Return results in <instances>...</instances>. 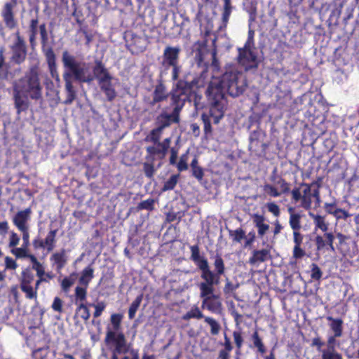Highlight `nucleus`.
<instances>
[{
  "instance_id": "1",
  "label": "nucleus",
  "mask_w": 359,
  "mask_h": 359,
  "mask_svg": "<svg viewBox=\"0 0 359 359\" xmlns=\"http://www.w3.org/2000/svg\"><path fill=\"white\" fill-rule=\"evenodd\" d=\"M246 87V80L242 73L236 69L226 71L221 77L211 80L206 90V95L210 106V115L214 117V123L217 124L224 116L226 104V92L235 97L243 94Z\"/></svg>"
},
{
  "instance_id": "2",
  "label": "nucleus",
  "mask_w": 359,
  "mask_h": 359,
  "mask_svg": "<svg viewBox=\"0 0 359 359\" xmlns=\"http://www.w3.org/2000/svg\"><path fill=\"white\" fill-rule=\"evenodd\" d=\"M191 259L197 265L201 272V278L203 282L200 283L198 287L200 290V297L203 298V304L211 297H216L214 294L215 285L219 283L220 277L225 272L224 262L219 255H216L214 257L215 271L210 268L208 259L200 255V250L198 245L190 247Z\"/></svg>"
},
{
  "instance_id": "3",
  "label": "nucleus",
  "mask_w": 359,
  "mask_h": 359,
  "mask_svg": "<svg viewBox=\"0 0 359 359\" xmlns=\"http://www.w3.org/2000/svg\"><path fill=\"white\" fill-rule=\"evenodd\" d=\"M42 95L43 87L37 70L34 68H31L12 83L13 100L18 115L29 109V100L38 101L42 99Z\"/></svg>"
},
{
  "instance_id": "4",
  "label": "nucleus",
  "mask_w": 359,
  "mask_h": 359,
  "mask_svg": "<svg viewBox=\"0 0 359 359\" xmlns=\"http://www.w3.org/2000/svg\"><path fill=\"white\" fill-rule=\"evenodd\" d=\"M62 62L65 68L62 78L65 81V91L66 93V99L62 103L65 105H69L76 98V90L73 85V81L90 83L92 78L87 74L86 69L76 64V57L67 50L62 53Z\"/></svg>"
},
{
  "instance_id": "5",
  "label": "nucleus",
  "mask_w": 359,
  "mask_h": 359,
  "mask_svg": "<svg viewBox=\"0 0 359 359\" xmlns=\"http://www.w3.org/2000/svg\"><path fill=\"white\" fill-rule=\"evenodd\" d=\"M204 83L203 74L193 78L191 80H189V74L186 75L182 79H180L177 82L175 88L171 93L170 104L176 105L182 109L186 102L189 100L192 89L203 87Z\"/></svg>"
},
{
  "instance_id": "6",
  "label": "nucleus",
  "mask_w": 359,
  "mask_h": 359,
  "mask_svg": "<svg viewBox=\"0 0 359 359\" xmlns=\"http://www.w3.org/2000/svg\"><path fill=\"white\" fill-rule=\"evenodd\" d=\"M15 39L9 46L11 51L10 60L15 65L23 63L27 55V47L24 38L20 35L19 31L14 33Z\"/></svg>"
},
{
  "instance_id": "7",
  "label": "nucleus",
  "mask_w": 359,
  "mask_h": 359,
  "mask_svg": "<svg viewBox=\"0 0 359 359\" xmlns=\"http://www.w3.org/2000/svg\"><path fill=\"white\" fill-rule=\"evenodd\" d=\"M238 51V62L245 71L248 72L257 69L259 61L255 51V47L244 46L243 48H239Z\"/></svg>"
},
{
  "instance_id": "8",
  "label": "nucleus",
  "mask_w": 359,
  "mask_h": 359,
  "mask_svg": "<svg viewBox=\"0 0 359 359\" xmlns=\"http://www.w3.org/2000/svg\"><path fill=\"white\" fill-rule=\"evenodd\" d=\"M316 184L302 183L300 187H296L291 191L292 199L295 202L301 201V207L305 210H310L312 205V187Z\"/></svg>"
},
{
  "instance_id": "9",
  "label": "nucleus",
  "mask_w": 359,
  "mask_h": 359,
  "mask_svg": "<svg viewBox=\"0 0 359 359\" xmlns=\"http://www.w3.org/2000/svg\"><path fill=\"white\" fill-rule=\"evenodd\" d=\"M76 64L87 69V74L92 78L91 82L94 79H97L99 84L100 83L114 79V77L111 75L109 70L100 60L95 61V66L93 68V74L90 73V68L88 63L83 61H79L76 59Z\"/></svg>"
},
{
  "instance_id": "10",
  "label": "nucleus",
  "mask_w": 359,
  "mask_h": 359,
  "mask_svg": "<svg viewBox=\"0 0 359 359\" xmlns=\"http://www.w3.org/2000/svg\"><path fill=\"white\" fill-rule=\"evenodd\" d=\"M170 107L172 108L171 112H168V107H165L156 118L157 127L162 130L172 123L180 122V113L182 109L176 105L170 104Z\"/></svg>"
},
{
  "instance_id": "11",
  "label": "nucleus",
  "mask_w": 359,
  "mask_h": 359,
  "mask_svg": "<svg viewBox=\"0 0 359 359\" xmlns=\"http://www.w3.org/2000/svg\"><path fill=\"white\" fill-rule=\"evenodd\" d=\"M105 337V342H112L114 344L113 351L115 353L125 354L130 351L129 346L127 344L126 337L123 332H111L110 327H107Z\"/></svg>"
},
{
  "instance_id": "12",
  "label": "nucleus",
  "mask_w": 359,
  "mask_h": 359,
  "mask_svg": "<svg viewBox=\"0 0 359 359\" xmlns=\"http://www.w3.org/2000/svg\"><path fill=\"white\" fill-rule=\"evenodd\" d=\"M17 3L15 0H12L11 2H7L4 5L1 11V15L5 25L10 29H13L18 26V21L15 18L14 8Z\"/></svg>"
},
{
  "instance_id": "13",
  "label": "nucleus",
  "mask_w": 359,
  "mask_h": 359,
  "mask_svg": "<svg viewBox=\"0 0 359 359\" xmlns=\"http://www.w3.org/2000/svg\"><path fill=\"white\" fill-rule=\"evenodd\" d=\"M32 210L27 208L18 211L13 217L12 222L16 228L20 231L29 229V222L31 219Z\"/></svg>"
},
{
  "instance_id": "14",
  "label": "nucleus",
  "mask_w": 359,
  "mask_h": 359,
  "mask_svg": "<svg viewBox=\"0 0 359 359\" xmlns=\"http://www.w3.org/2000/svg\"><path fill=\"white\" fill-rule=\"evenodd\" d=\"M181 48L178 46H167L165 47L163 55V64L165 67L175 65L179 63V55Z\"/></svg>"
},
{
  "instance_id": "15",
  "label": "nucleus",
  "mask_w": 359,
  "mask_h": 359,
  "mask_svg": "<svg viewBox=\"0 0 359 359\" xmlns=\"http://www.w3.org/2000/svg\"><path fill=\"white\" fill-rule=\"evenodd\" d=\"M39 18L36 15L30 20L28 27L29 41L32 49L36 46V36L39 30Z\"/></svg>"
},
{
  "instance_id": "16",
  "label": "nucleus",
  "mask_w": 359,
  "mask_h": 359,
  "mask_svg": "<svg viewBox=\"0 0 359 359\" xmlns=\"http://www.w3.org/2000/svg\"><path fill=\"white\" fill-rule=\"evenodd\" d=\"M146 151L148 154L146 159L148 161L152 157H154V160H155L156 157L158 159H163L167 154L166 150L163 149L160 142L154 144V146L147 147Z\"/></svg>"
},
{
  "instance_id": "17",
  "label": "nucleus",
  "mask_w": 359,
  "mask_h": 359,
  "mask_svg": "<svg viewBox=\"0 0 359 359\" xmlns=\"http://www.w3.org/2000/svg\"><path fill=\"white\" fill-rule=\"evenodd\" d=\"M169 93L165 86L163 83L156 86L153 93V99L150 102L151 106H154L156 103L163 102L168 97Z\"/></svg>"
},
{
  "instance_id": "18",
  "label": "nucleus",
  "mask_w": 359,
  "mask_h": 359,
  "mask_svg": "<svg viewBox=\"0 0 359 359\" xmlns=\"http://www.w3.org/2000/svg\"><path fill=\"white\" fill-rule=\"evenodd\" d=\"M253 223L257 229L258 236L262 238L269 229V225L265 223V217L259 214H255L252 216Z\"/></svg>"
},
{
  "instance_id": "19",
  "label": "nucleus",
  "mask_w": 359,
  "mask_h": 359,
  "mask_svg": "<svg viewBox=\"0 0 359 359\" xmlns=\"http://www.w3.org/2000/svg\"><path fill=\"white\" fill-rule=\"evenodd\" d=\"M270 257V250L262 249L260 250H254L252 256L249 259V263L254 265L257 263L264 262Z\"/></svg>"
},
{
  "instance_id": "20",
  "label": "nucleus",
  "mask_w": 359,
  "mask_h": 359,
  "mask_svg": "<svg viewBox=\"0 0 359 359\" xmlns=\"http://www.w3.org/2000/svg\"><path fill=\"white\" fill-rule=\"evenodd\" d=\"M327 320L331 322L329 326L335 337H341L343 334V320L340 318H334L332 316H327Z\"/></svg>"
},
{
  "instance_id": "21",
  "label": "nucleus",
  "mask_w": 359,
  "mask_h": 359,
  "mask_svg": "<svg viewBox=\"0 0 359 359\" xmlns=\"http://www.w3.org/2000/svg\"><path fill=\"white\" fill-rule=\"evenodd\" d=\"M50 260L56 265L57 271H60L67 263L66 252L64 249L60 252H55L50 257Z\"/></svg>"
},
{
  "instance_id": "22",
  "label": "nucleus",
  "mask_w": 359,
  "mask_h": 359,
  "mask_svg": "<svg viewBox=\"0 0 359 359\" xmlns=\"http://www.w3.org/2000/svg\"><path fill=\"white\" fill-rule=\"evenodd\" d=\"M113 80L99 83L100 89L104 93L107 100L112 101L116 96V90L112 85Z\"/></svg>"
},
{
  "instance_id": "23",
  "label": "nucleus",
  "mask_w": 359,
  "mask_h": 359,
  "mask_svg": "<svg viewBox=\"0 0 359 359\" xmlns=\"http://www.w3.org/2000/svg\"><path fill=\"white\" fill-rule=\"evenodd\" d=\"M309 217L313 219L316 229H319L323 232L328 229L329 224L325 221V217L320 215H315L312 212L309 213Z\"/></svg>"
},
{
  "instance_id": "24",
  "label": "nucleus",
  "mask_w": 359,
  "mask_h": 359,
  "mask_svg": "<svg viewBox=\"0 0 359 359\" xmlns=\"http://www.w3.org/2000/svg\"><path fill=\"white\" fill-rule=\"evenodd\" d=\"M94 269L91 266L86 267L81 272V276L79 278V283L86 287H88V285L91 280L93 278Z\"/></svg>"
},
{
  "instance_id": "25",
  "label": "nucleus",
  "mask_w": 359,
  "mask_h": 359,
  "mask_svg": "<svg viewBox=\"0 0 359 359\" xmlns=\"http://www.w3.org/2000/svg\"><path fill=\"white\" fill-rule=\"evenodd\" d=\"M57 230H51L43 240L45 248L48 252H51L55 247Z\"/></svg>"
},
{
  "instance_id": "26",
  "label": "nucleus",
  "mask_w": 359,
  "mask_h": 359,
  "mask_svg": "<svg viewBox=\"0 0 359 359\" xmlns=\"http://www.w3.org/2000/svg\"><path fill=\"white\" fill-rule=\"evenodd\" d=\"M233 6H231V0H224L223 12L222 15V20L223 25L226 26L229 17L231 15Z\"/></svg>"
},
{
  "instance_id": "27",
  "label": "nucleus",
  "mask_w": 359,
  "mask_h": 359,
  "mask_svg": "<svg viewBox=\"0 0 359 359\" xmlns=\"http://www.w3.org/2000/svg\"><path fill=\"white\" fill-rule=\"evenodd\" d=\"M42 51L46 57V60L48 66L54 68L55 63V55L51 47L46 46H42Z\"/></svg>"
},
{
  "instance_id": "28",
  "label": "nucleus",
  "mask_w": 359,
  "mask_h": 359,
  "mask_svg": "<svg viewBox=\"0 0 359 359\" xmlns=\"http://www.w3.org/2000/svg\"><path fill=\"white\" fill-rule=\"evenodd\" d=\"M123 319V315L120 313H113L110 317V322L112 328H110L111 332H119L121 329V321Z\"/></svg>"
},
{
  "instance_id": "29",
  "label": "nucleus",
  "mask_w": 359,
  "mask_h": 359,
  "mask_svg": "<svg viewBox=\"0 0 359 359\" xmlns=\"http://www.w3.org/2000/svg\"><path fill=\"white\" fill-rule=\"evenodd\" d=\"M154 157H152L149 159V161L147 160V161L143 163V170L144 175L149 179H151L154 177L156 171L154 166Z\"/></svg>"
},
{
  "instance_id": "30",
  "label": "nucleus",
  "mask_w": 359,
  "mask_h": 359,
  "mask_svg": "<svg viewBox=\"0 0 359 359\" xmlns=\"http://www.w3.org/2000/svg\"><path fill=\"white\" fill-rule=\"evenodd\" d=\"M80 316L82 319L87 321L90 316L89 309L83 303H81L76 309L74 318Z\"/></svg>"
},
{
  "instance_id": "31",
  "label": "nucleus",
  "mask_w": 359,
  "mask_h": 359,
  "mask_svg": "<svg viewBox=\"0 0 359 359\" xmlns=\"http://www.w3.org/2000/svg\"><path fill=\"white\" fill-rule=\"evenodd\" d=\"M204 320L210 325L212 335L215 336L219 333L221 325L215 319L211 317H205Z\"/></svg>"
},
{
  "instance_id": "32",
  "label": "nucleus",
  "mask_w": 359,
  "mask_h": 359,
  "mask_svg": "<svg viewBox=\"0 0 359 359\" xmlns=\"http://www.w3.org/2000/svg\"><path fill=\"white\" fill-rule=\"evenodd\" d=\"M301 219L302 215L300 214L290 216L289 224L293 231H300L302 229Z\"/></svg>"
},
{
  "instance_id": "33",
  "label": "nucleus",
  "mask_w": 359,
  "mask_h": 359,
  "mask_svg": "<svg viewBox=\"0 0 359 359\" xmlns=\"http://www.w3.org/2000/svg\"><path fill=\"white\" fill-rule=\"evenodd\" d=\"M76 280V274L74 273H72L68 277H65L61 282V287L62 290L67 292L70 287L74 284Z\"/></svg>"
},
{
  "instance_id": "34",
  "label": "nucleus",
  "mask_w": 359,
  "mask_h": 359,
  "mask_svg": "<svg viewBox=\"0 0 359 359\" xmlns=\"http://www.w3.org/2000/svg\"><path fill=\"white\" fill-rule=\"evenodd\" d=\"M21 290L25 294V297L29 299H36L37 297V290L36 287L34 288L31 285H20Z\"/></svg>"
},
{
  "instance_id": "35",
  "label": "nucleus",
  "mask_w": 359,
  "mask_h": 359,
  "mask_svg": "<svg viewBox=\"0 0 359 359\" xmlns=\"http://www.w3.org/2000/svg\"><path fill=\"white\" fill-rule=\"evenodd\" d=\"M229 236L232 238L233 241L241 243L245 238V232L243 229L238 228L236 230H230Z\"/></svg>"
},
{
  "instance_id": "36",
  "label": "nucleus",
  "mask_w": 359,
  "mask_h": 359,
  "mask_svg": "<svg viewBox=\"0 0 359 359\" xmlns=\"http://www.w3.org/2000/svg\"><path fill=\"white\" fill-rule=\"evenodd\" d=\"M180 175H172L166 182H165L162 188L163 191L172 190L177 184Z\"/></svg>"
},
{
  "instance_id": "37",
  "label": "nucleus",
  "mask_w": 359,
  "mask_h": 359,
  "mask_svg": "<svg viewBox=\"0 0 359 359\" xmlns=\"http://www.w3.org/2000/svg\"><path fill=\"white\" fill-rule=\"evenodd\" d=\"M142 302V296H138L130 304L128 309V318L132 320L135 318V313L140 307Z\"/></svg>"
},
{
  "instance_id": "38",
  "label": "nucleus",
  "mask_w": 359,
  "mask_h": 359,
  "mask_svg": "<svg viewBox=\"0 0 359 359\" xmlns=\"http://www.w3.org/2000/svg\"><path fill=\"white\" fill-rule=\"evenodd\" d=\"M29 259L32 262V269L36 271L37 276H45V270L42 264L37 260L36 257L33 255L29 256Z\"/></svg>"
},
{
  "instance_id": "39",
  "label": "nucleus",
  "mask_w": 359,
  "mask_h": 359,
  "mask_svg": "<svg viewBox=\"0 0 359 359\" xmlns=\"http://www.w3.org/2000/svg\"><path fill=\"white\" fill-rule=\"evenodd\" d=\"M87 288L88 287H86L85 286H77L75 288L76 302H81V303H83V302L86 299Z\"/></svg>"
},
{
  "instance_id": "40",
  "label": "nucleus",
  "mask_w": 359,
  "mask_h": 359,
  "mask_svg": "<svg viewBox=\"0 0 359 359\" xmlns=\"http://www.w3.org/2000/svg\"><path fill=\"white\" fill-rule=\"evenodd\" d=\"M34 274L29 269H25L22 273L20 285H31L34 280Z\"/></svg>"
},
{
  "instance_id": "41",
  "label": "nucleus",
  "mask_w": 359,
  "mask_h": 359,
  "mask_svg": "<svg viewBox=\"0 0 359 359\" xmlns=\"http://www.w3.org/2000/svg\"><path fill=\"white\" fill-rule=\"evenodd\" d=\"M214 120V117L210 115V110L209 111V114H203L201 115V119L204 124V132L206 135L211 133L212 127H211V120L210 118Z\"/></svg>"
},
{
  "instance_id": "42",
  "label": "nucleus",
  "mask_w": 359,
  "mask_h": 359,
  "mask_svg": "<svg viewBox=\"0 0 359 359\" xmlns=\"http://www.w3.org/2000/svg\"><path fill=\"white\" fill-rule=\"evenodd\" d=\"M163 130L156 127L150 132L149 135L147 137V140L154 142V144L160 142L159 140L163 134Z\"/></svg>"
},
{
  "instance_id": "43",
  "label": "nucleus",
  "mask_w": 359,
  "mask_h": 359,
  "mask_svg": "<svg viewBox=\"0 0 359 359\" xmlns=\"http://www.w3.org/2000/svg\"><path fill=\"white\" fill-rule=\"evenodd\" d=\"M322 359H343V358L335 349H325L322 351Z\"/></svg>"
},
{
  "instance_id": "44",
  "label": "nucleus",
  "mask_w": 359,
  "mask_h": 359,
  "mask_svg": "<svg viewBox=\"0 0 359 359\" xmlns=\"http://www.w3.org/2000/svg\"><path fill=\"white\" fill-rule=\"evenodd\" d=\"M27 247H25L22 245L21 248H15L11 250V252L17 257V258H29V256H32L33 255L29 254L27 252Z\"/></svg>"
},
{
  "instance_id": "45",
  "label": "nucleus",
  "mask_w": 359,
  "mask_h": 359,
  "mask_svg": "<svg viewBox=\"0 0 359 359\" xmlns=\"http://www.w3.org/2000/svg\"><path fill=\"white\" fill-rule=\"evenodd\" d=\"M188 161H189V151H187L185 154H182L180 158L178 163L177 164V170L180 172H182L187 170L188 169Z\"/></svg>"
},
{
  "instance_id": "46",
  "label": "nucleus",
  "mask_w": 359,
  "mask_h": 359,
  "mask_svg": "<svg viewBox=\"0 0 359 359\" xmlns=\"http://www.w3.org/2000/svg\"><path fill=\"white\" fill-rule=\"evenodd\" d=\"M155 200L153 198H149L147 200L140 202L137 208L138 210H153L154 209Z\"/></svg>"
},
{
  "instance_id": "47",
  "label": "nucleus",
  "mask_w": 359,
  "mask_h": 359,
  "mask_svg": "<svg viewBox=\"0 0 359 359\" xmlns=\"http://www.w3.org/2000/svg\"><path fill=\"white\" fill-rule=\"evenodd\" d=\"M39 31L41 36V43L42 46L47 45L48 41V34L46 29V25L45 23H42L39 27Z\"/></svg>"
},
{
  "instance_id": "48",
  "label": "nucleus",
  "mask_w": 359,
  "mask_h": 359,
  "mask_svg": "<svg viewBox=\"0 0 359 359\" xmlns=\"http://www.w3.org/2000/svg\"><path fill=\"white\" fill-rule=\"evenodd\" d=\"M253 344L255 347L258 348L259 352L264 353L266 351L264 344L262 341L261 338L259 337L258 332L256 331L253 333L252 336Z\"/></svg>"
},
{
  "instance_id": "49",
  "label": "nucleus",
  "mask_w": 359,
  "mask_h": 359,
  "mask_svg": "<svg viewBox=\"0 0 359 359\" xmlns=\"http://www.w3.org/2000/svg\"><path fill=\"white\" fill-rule=\"evenodd\" d=\"M216 297H211L204 304L203 300L202 301V306L204 307L206 305L207 309L209 311H214L217 307L220 306V303L219 302H215V300L217 299L218 297L215 295Z\"/></svg>"
},
{
  "instance_id": "50",
  "label": "nucleus",
  "mask_w": 359,
  "mask_h": 359,
  "mask_svg": "<svg viewBox=\"0 0 359 359\" xmlns=\"http://www.w3.org/2000/svg\"><path fill=\"white\" fill-rule=\"evenodd\" d=\"M264 191L270 196L272 197H278L281 195V192H278V189L273 186L266 184L263 187Z\"/></svg>"
},
{
  "instance_id": "51",
  "label": "nucleus",
  "mask_w": 359,
  "mask_h": 359,
  "mask_svg": "<svg viewBox=\"0 0 359 359\" xmlns=\"http://www.w3.org/2000/svg\"><path fill=\"white\" fill-rule=\"evenodd\" d=\"M276 184L279 187L278 192H281V194L288 193L290 190V184L283 178H279Z\"/></svg>"
},
{
  "instance_id": "52",
  "label": "nucleus",
  "mask_w": 359,
  "mask_h": 359,
  "mask_svg": "<svg viewBox=\"0 0 359 359\" xmlns=\"http://www.w3.org/2000/svg\"><path fill=\"white\" fill-rule=\"evenodd\" d=\"M324 239L325 240L326 245H327L329 246V249L332 252L335 251V248L334 247V236L332 232H325L324 233Z\"/></svg>"
},
{
  "instance_id": "53",
  "label": "nucleus",
  "mask_w": 359,
  "mask_h": 359,
  "mask_svg": "<svg viewBox=\"0 0 359 359\" xmlns=\"http://www.w3.org/2000/svg\"><path fill=\"white\" fill-rule=\"evenodd\" d=\"M95 308V312L93 313L94 318H98L101 316L102 311L105 309L106 304L104 302H100L96 304H90Z\"/></svg>"
},
{
  "instance_id": "54",
  "label": "nucleus",
  "mask_w": 359,
  "mask_h": 359,
  "mask_svg": "<svg viewBox=\"0 0 359 359\" xmlns=\"http://www.w3.org/2000/svg\"><path fill=\"white\" fill-rule=\"evenodd\" d=\"M233 339H234V342L236 344V346L237 347V352L236 353H238V352H240L241 351V348L243 346V339L241 336V333L240 332H238V331H234L233 332Z\"/></svg>"
},
{
  "instance_id": "55",
  "label": "nucleus",
  "mask_w": 359,
  "mask_h": 359,
  "mask_svg": "<svg viewBox=\"0 0 359 359\" xmlns=\"http://www.w3.org/2000/svg\"><path fill=\"white\" fill-rule=\"evenodd\" d=\"M322 271L316 264H311V277L314 280H320L322 277Z\"/></svg>"
},
{
  "instance_id": "56",
  "label": "nucleus",
  "mask_w": 359,
  "mask_h": 359,
  "mask_svg": "<svg viewBox=\"0 0 359 359\" xmlns=\"http://www.w3.org/2000/svg\"><path fill=\"white\" fill-rule=\"evenodd\" d=\"M19 242H20V237L18 235V233L14 231H11L10 233V237H9L8 246L10 248H15L19 244Z\"/></svg>"
},
{
  "instance_id": "57",
  "label": "nucleus",
  "mask_w": 359,
  "mask_h": 359,
  "mask_svg": "<svg viewBox=\"0 0 359 359\" xmlns=\"http://www.w3.org/2000/svg\"><path fill=\"white\" fill-rule=\"evenodd\" d=\"M266 208L271 213H272L275 217H278L280 214L279 206L275 203H268L266 204Z\"/></svg>"
},
{
  "instance_id": "58",
  "label": "nucleus",
  "mask_w": 359,
  "mask_h": 359,
  "mask_svg": "<svg viewBox=\"0 0 359 359\" xmlns=\"http://www.w3.org/2000/svg\"><path fill=\"white\" fill-rule=\"evenodd\" d=\"M306 255L305 251L302 249V246H294L292 251L293 258L298 259H301Z\"/></svg>"
},
{
  "instance_id": "59",
  "label": "nucleus",
  "mask_w": 359,
  "mask_h": 359,
  "mask_svg": "<svg viewBox=\"0 0 359 359\" xmlns=\"http://www.w3.org/2000/svg\"><path fill=\"white\" fill-rule=\"evenodd\" d=\"M324 238H325L324 236H322L318 235L316 236L315 243H316L317 251L322 250L326 246V243H325V240L324 239Z\"/></svg>"
},
{
  "instance_id": "60",
  "label": "nucleus",
  "mask_w": 359,
  "mask_h": 359,
  "mask_svg": "<svg viewBox=\"0 0 359 359\" xmlns=\"http://www.w3.org/2000/svg\"><path fill=\"white\" fill-rule=\"evenodd\" d=\"M292 235L294 246H301L303 242L304 236L299 231H293Z\"/></svg>"
},
{
  "instance_id": "61",
  "label": "nucleus",
  "mask_w": 359,
  "mask_h": 359,
  "mask_svg": "<svg viewBox=\"0 0 359 359\" xmlns=\"http://www.w3.org/2000/svg\"><path fill=\"white\" fill-rule=\"evenodd\" d=\"M350 216H351V214H349L347 211H346L344 209L339 208L337 210L336 215H334V217L337 220L341 219L346 220Z\"/></svg>"
},
{
  "instance_id": "62",
  "label": "nucleus",
  "mask_w": 359,
  "mask_h": 359,
  "mask_svg": "<svg viewBox=\"0 0 359 359\" xmlns=\"http://www.w3.org/2000/svg\"><path fill=\"white\" fill-rule=\"evenodd\" d=\"M254 36L255 31L250 29L248 34V39L244 46H246L247 47H255Z\"/></svg>"
},
{
  "instance_id": "63",
  "label": "nucleus",
  "mask_w": 359,
  "mask_h": 359,
  "mask_svg": "<svg viewBox=\"0 0 359 359\" xmlns=\"http://www.w3.org/2000/svg\"><path fill=\"white\" fill-rule=\"evenodd\" d=\"M22 236V245L29 248V229L20 230Z\"/></svg>"
},
{
  "instance_id": "64",
  "label": "nucleus",
  "mask_w": 359,
  "mask_h": 359,
  "mask_svg": "<svg viewBox=\"0 0 359 359\" xmlns=\"http://www.w3.org/2000/svg\"><path fill=\"white\" fill-rule=\"evenodd\" d=\"M193 176L198 181L202 180L204 176L203 170L201 167L194 168L191 169Z\"/></svg>"
}]
</instances>
